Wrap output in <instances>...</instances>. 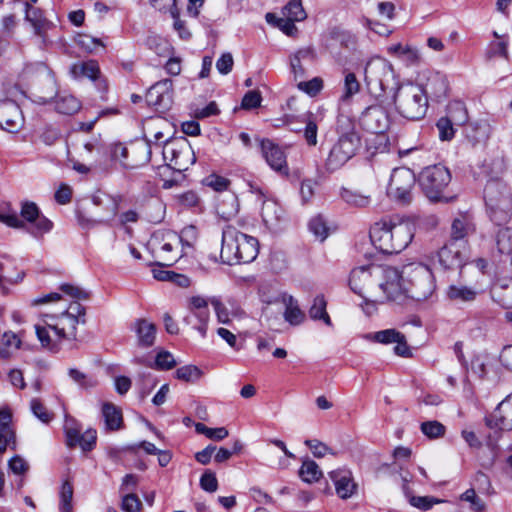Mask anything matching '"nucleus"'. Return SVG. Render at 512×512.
Returning a JSON list of instances; mask_svg holds the SVG:
<instances>
[{
	"instance_id": "obj_8",
	"label": "nucleus",
	"mask_w": 512,
	"mask_h": 512,
	"mask_svg": "<svg viewBox=\"0 0 512 512\" xmlns=\"http://www.w3.org/2000/svg\"><path fill=\"white\" fill-rule=\"evenodd\" d=\"M385 275V266L369 264L355 267L349 278L351 290L361 297L378 296L380 281Z\"/></svg>"
},
{
	"instance_id": "obj_59",
	"label": "nucleus",
	"mask_w": 512,
	"mask_h": 512,
	"mask_svg": "<svg viewBox=\"0 0 512 512\" xmlns=\"http://www.w3.org/2000/svg\"><path fill=\"white\" fill-rule=\"evenodd\" d=\"M97 439V432L94 429H87L85 432L81 433L77 445L80 446V448L86 452L91 451L95 444Z\"/></svg>"
},
{
	"instance_id": "obj_1",
	"label": "nucleus",
	"mask_w": 512,
	"mask_h": 512,
	"mask_svg": "<svg viewBox=\"0 0 512 512\" xmlns=\"http://www.w3.org/2000/svg\"><path fill=\"white\" fill-rule=\"evenodd\" d=\"M414 227L397 215L383 217L370 229V239L384 254L400 253L412 241Z\"/></svg>"
},
{
	"instance_id": "obj_19",
	"label": "nucleus",
	"mask_w": 512,
	"mask_h": 512,
	"mask_svg": "<svg viewBox=\"0 0 512 512\" xmlns=\"http://www.w3.org/2000/svg\"><path fill=\"white\" fill-rule=\"evenodd\" d=\"M489 428L512 430V393L498 404L495 411L485 419Z\"/></svg>"
},
{
	"instance_id": "obj_5",
	"label": "nucleus",
	"mask_w": 512,
	"mask_h": 512,
	"mask_svg": "<svg viewBox=\"0 0 512 512\" xmlns=\"http://www.w3.org/2000/svg\"><path fill=\"white\" fill-rule=\"evenodd\" d=\"M396 111L404 118L417 121L426 115L428 98L422 86L413 83L398 85L393 94Z\"/></svg>"
},
{
	"instance_id": "obj_64",
	"label": "nucleus",
	"mask_w": 512,
	"mask_h": 512,
	"mask_svg": "<svg viewBox=\"0 0 512 512\" xmlns=\"http://www.w3.org/2000/svg\"><path fill=\"white\" fill-rule=\"evenodd\" d=\"M141 506V501L134 493H128L122 498L121 508L126 512H138Z\"/></svg>"
},
{
	"instance_id": "obj_51",
	"label": "nucleus",
	"mask_w": 512,
	"mask_h": 512,
	"mask_svg": "<svg viewBox=\"0 0 512 512\" xmlns=\"http://www.w3.org/2000/svg\"><path fill=\"white\" fill-rule=\"evenodd\" d=\"M306 126L304 128V138L309 146L317 145L318 124L313 114H308L304 120Z\"/></svg>"
},
{
	"instance_id": "obj_31",
	"label": "nucleus",
	"mask_w": 512,
	"mask_h": 512,
	"mask_svg": "<svg viewBox=\"0 0 512 512\" xmlns=\"http://www.w3.org/2000/svg\"><path fill=\"white\" fill-rule=\"evenodd\" d=\"M102 416L107 430L116 431L122 427V411L113 403L106 402L102 405Z\"/></svg>"
},
{
	"instance_id": "obj_39",
	"label": "nucleus",
	"mask_w": 512,
	"mask_h": 512,
	"mask_svg": "<svg viewBox=\"0 0 512 512\" xmlns=\"http://www.w3.org/2000/svg\"><path fill=\"white\" fill-rule=\"evenodd\" d=\"M55 108L58 113L72 115L80 110L81 103L72 95H62L56 100Z\"/></svg>"
},
{
	"instance_id": "obj_61",
	"label": "nucleus",
	"mask_w": 512,
	"mask_h": 512,
	"mask_svg": "<svg viewBox=\"0 0 512 512\" xmlns=\"http://www.w3.org/2000/svg\"><path fill=\"white\" fill-rule=\"evenodd\" d=\"M176 365L173 355L168 351H160L155 358L154 366L159 370H170Z\"/></svg>"
},
{
	"instance_id": "obj_6",
	"label": "nucleus",
	"mask_w": 512,
	"mask_h": 512,
	"mask_svg": "<svg viewBox=\"0 0 512 512\" xmlns=\"http://www.w3.org/2000/svg\"><path fill=\"white\" fill-rule=\"evenodd\" d=\"M408 298L414 301H425L435 291L434 276L430 268L422 263H410L403 266Z\"/></svg>"
},
{
	"instance_id": "obj_9",
	"label": "nucleus",
	"mask_w": 512,
	"mask_h": 512,
	"mask_svg": "<svg viewBox=\"0 0 512 512\" xmlns=\"http://www.w3.org/2000/svg\"><path fill=\"white\" fill-rule=\"evenodd\" d=\"M418 181L429 200L448 201L443 193L451 182V173L446 166L435 164L424 168Z\"/></svg>"
},
{
	"instance_id": "obj_18",
	"label": "nucleus",
	"mask_w": 512,
	"mask_h": 512,
	"mask_svg": "<svg viewBox=\"0 0 512 512\" xmlns=\"http://www.w3.org/2000/svg\"><path fill=\"white\" fill-rule=\"evenodd\" d=\"M364 338L366 340L385 345L396 343V346L394 347L395 354L402 357H408L411 355L404 334L400 333L396 329H385L374 333H368L364 335Z\"/></svg>"
},
{
	"instance_id": "obj_62",
	"label": "nucleus",
	"mask_w": 512,
	"mask_h": 512,
	"mask_svg": "<svg viewBox=\"0 0 512 512\" xmlns=\"http://www.w3.org/2000/svg\"><path fill=\"white\" fill-rule=\"evenodd\" d=\"M204 183L218 192L227 190L230 185V181L227 178L215 174L206 177Z\"/></svg>"
},
{
	"instance_id": "obj_33",
	"label": "nucleus",
	"mask_w": 512,
	"mask_h": 512,
	"mask_svg": "<svg viewBox=\"0 0 512 512\" xmlns=\"http://www.w3.org/2000/svg\"><path fill=\"white\" fill-rule=\"evenodd\" d=\"M216 209L218 215L226 220L235 216L239 210L237 196L234 193L223 195V197L218 200Z\"/></svg>"
},
{
	"instance_id": "obj_58",
	"label": "nucleus",
	"mask_w": 512,
	"mask_h": 512,
	"mask_svg": "<svg viewBox=\"0 0 512 512\" xmlns=\"http://www.w3.org/2000/svg\"><path fill=\"white\" fill-rule=\"evenodd\" d=\"M441 501L435 497L431 496H410L409 503L422 511H427L431 509L435 504L440 503Z\"/></svg>"
},
{
	"instance_id": "obj_44",
	"label": "nucleus",
	"mask_w": 512,
	"mask_h": 512,
	"mask_svg": "<svg viewBox=\"0 0 512 512\" xmlns=\"http://www.w3.org/2000/svg\"><path fill=\"white\" fill-rule=\"evenodd\" d=\"M69 377L82 389H91L98 385L95 377L85 374L76 368H71L68 371Z\"/></svg>"
},
{
	"instance_id": "obj_22",
	"label": "nucleus",
	"mask_w": 512,
	"mask_h": 512,
	"mask_svg": "<svg viewBox=\"0 0 512 512\" xmlns=\"http://www.w3.org/2000/svg\"><path fill=\"white\" fill-rule=\"evenodd\" d=\"M475 230L472 218L468 214H460L451 224L450 238L448 241L458 244L460 247H469L467 237Z\"/></svg>"
},
{
	"instance_id": "obj_2",
	"label": "nucleus",
	"mask_w": 512,
	"mask_h": 512,
	"mask_svg": "<svg viewBox=\"0 0 512 512\" xmlns=\"http://www.w3.org/2000/svg\"><path fill=\"white\" fill-rule=\"evenodd\" d=\"M259 253L258 240L233 226L223 229L220 258L227 265L251 263Z\"/></svg>"
},
{
	"instance_id": "obj_30",
	"label": "nucleus",
	"mask_w": 512,
	"mask_h": 512,
	"mask_svg": "<svg viewBox=\"0 0 512 512\" xmlns=\"http://www.w3.org/2000/svg\"><path fill=\"white\" fill-rule=\"evenodd\" d=\"M188 309L190 315L185 317L187 324H193V318L197 320H209L208 301L201 296H193L189 299Z\"/></svg>"
},
{
	"instance_id": "obj_57",
	"label": "nucleus",
	"mask_w": 512,
	"mask_h": 512,
	"mask_svg": "<svg viewBox=\"0 0 512 512\" xmlns=\"http://www.w3.org/2000/svg\"><path fill=\"white\" fill-rule=\"evenodd\" d=\"M454 125L455 124H453L446 117H441L437 121L436 127H437L438 132H439V138L442 141H450L454 137V135H455V130L453 128Z\"/></svg>"
},
{
	"instance_id": "obj_11",
	"label": "nucleus",
	"mask_w": 512,
	"mask_h": 512,
	"mask_svg": "<svg viewBox=\"0 0 512 512\" xmlns=\"http://www.w3.org/2000/svg\"><path fill=\"white\" fill-rule=\"evenodd\" d=\"M416 177L414 172L406 167L395 168L390 176L387 194L396 202L406 205L412 201V190Z\"/></svg>"
},
{
	"instance_id": "obj_34",
	"label": "nucleus",
	"mask_w": 512,
	"mask_h": 512,
	"mask_svg": "<svg viewBox=\"0 0 512 512\" xmlns=\"http://www.w3.org/2000/svg\"><path fill=\"white\" fill-rule=\"evenodd\" d=\"M281 206L272 199H264L261 208V216L267 226L275 225L282 217Z\"/></svg>"
},
{
	"instance_id": "obj_35",
	"label": "nucleus",
	"mask_w": 512,
	"mask_h": 512,
	"mask_svg": "<svg viewBox=\"0 0 512 512\" xmlns=\"http://www.w3.org/2000/svg\"><path fill=\"white\" fill-rule=\"evenodd\" d=\"M327 302L324 295H317L309 309V317L312 320H322L327 326H332V321L326 310Z\"/></svg>"
},
{
	"instance_id": "obj_50",
	"label": "nucleus",
	"mask_w": 512,
	"mask_h": 512,
	"mask_svg": "<svg viewBox=\"0 0 512 512\" xmlns=\"http://www.w3.org/2000/svg\"><path fill=\"white\" fill-rule=\"evenodd\" d=\"M195 430L197 433L203 434L207 438L217 441L223 440L229 435V432L225 427L210 428L203 423H196Z\"/></svg>"
},
{
	"instance_id": "obj_63",
	"label": "nucleus",
	"mask_w": 512,
	"mask_h": 512,
	"mask_svg": "<svg viewBox=\"0 0 512 512\" xmlns=\"http://www.w3.org/2000/svg\"><path fill=\"white\" fill-rule=\"evenodd\" d=\"M200 487L209 493L215 492L218 489L215 473L211 470H206L200 478Z\"/></svg>"
},
{
	"instance_id": "obj_56",
	"label": "nucleus",
	"mask_w": 512,
	"mask_h": 512,
	"mask_svg": "<svg viewBox=\"0 0 512 512\" xmlns=\"http://www.w3.org/2000/svg\"><path fill=\"white\" fill-rule=\"evenodd\" d=\"M53 222L41 214L39 208L34 204V232L44 234L51 231Z\"/></svg>"
},
{
	"instance_id": "obj_38",
	"label": "nucleus",
	"mask_w": 512,
	"mask_h": 512,
	"mask_svg": "<svg viewBox=\"0 0 512 512\" xmlns=\"http://www.w3.org/2000/svg\"><path fill=\"white\" fill-rule=\"evenodd\" d=\"M445 117L457 126L464 125L468 121V113L464 103L461 101L450 102Z\"/></svg>"
},
{
	"instance_id": "obj_28",
	"label": "nucleus",
	"mask_w": 512,
	"mask_h": 512,
	"mask_svg": "<svg viewBox=\"0 0 512 512\" xmlns=\"http://www.w3.org/2000/svg\"><path fill=\"white\" fill-rule=\"evenodd\" d=\"M12 414L9 409H0V454H3L11 443H15V432L11 426Z\"/></svg>"
},
{
	"instance_id": "obj_12",
	"label": "nucleus",
	"mask_w": 512,
	"mask_h": 512,
	"mask_svg": "<svg viewBox=\"0 0 512 512\" xmlns=\"http://www.w3.org/2000/svg\"><path fill=\"white\" fill-rule=\"evenodd\" d=\"M376 298L397 303H403L408 299L403 270L399 272L394 267L385 266V275L380 281L378 296Z\"/></svg>"
},
{
	"instance_id": "obj_49",
	"label": "nucleus",
	"mask_w": 512,
	"mask_h": 512,
	"mask_svg": "<svg viewBox=\"0 0 512 512\" xmlns=\"http://www.w3.org/2000/svg\"><path fill=\"white\" fill-rule=\"evenodd\" d=\"M421 432L430 439H437L444 436L446 432L445 426L439 421H425L421 423Z\"/></svg>"
},
{
	"instance_id": "obj_40",
	"label": "nucleus",
	"mask_w": 512,
	"mask_h": 512,
	"mask_svg": "<svg viewBox=\"0 0 512 512\" xmlns=\"http://www.w3.org/2000/svg\"><path fill=\"white\" fill-rule=\"evenodd\" d=\"M20 339L15 333L5 332L0 341V358L7 359L20 347Z\"/></svg>"
},
{
	"instance_id": "obj_32",
	"label": "nucleus",
	"mask_w": 512,
	"mask_h": 512,
	"mask_svg": "<svg viewBox=\"0 0 512 512\" xmlns=\"http://www.w3.org/2000/svg\"><path fill=\"white\" fill-rule=\"evenodd\" d=\"M70 72L75 78L86 77L91 80H96L100 74V69L97 61L88 60L73 64L70 68Z\"/></svg>"
},
{
	"instance_id": "obj_36",
	"label": "nucleus",
	"mask_w": 512,
	"mask_h": 512,
	"mask_svg": "<svg viewBox=\"0 0 512 512\" xmlns=\"http://www.w3.org/2000/svg\"><path fill=\"white\" fill-rule=\"evenodd\" d=\"M341 199L350 206L357 208L368 207L371 203V196L363 194L357 190L342 188Z\"/></svg>"
},
{
	"instance_id": "obj_16",
	"label": "nucleus",
	"mask_w": 512,
	"mask_h": 512,
	"mask_svg": "<svg viewBox=\"0 0 512 512\" xmlns=\"http://www.w3.org/2000/svg\"><path fill=\"white\" fill-rule=\"evenodd\" d=\"M146 102L159 112L168 111L173 103L172 81L164 79L152 85L146 93Z\"/></svg>"
},
{
	"instance_id": "obj_4",
	"label": "nucleus",
	"mask_w": 512,
	"mask_h": 512,
	"mask_svg": "<svg viewBox=\"0 0 512 512\" xmlns=\"http://www.w3.org/2000/svg\"><path fill=\"white\" fill-rule=\"evenodd\" d=\"M487 213L495 224L507 223L512 215V192L501 179H491L484 188Z\"/></svg>"
},
{
	"instance_id": "obj_41",
	"label": "nucleus",
	"mask_w": 512,
	"mask_h": 512,
	"mask_svg": "<svg viewBox=\"0 0 512 512\" xmlns=\"http://www.w3.org/2000/svg\"><path fill=\"white\" fill-rule=\"evenodd\" d=\"M299 475L303 481L312 483L320 479L322 472L315 461L305 460L301 465Z\"/></svg>"
},
{
	"instance_id": "obj_3",
	"label": "nucleus",
	"mask_w": 512,
	"mask_h": 512,
	"mask_svg": "<svg viewBox=\"0 0 512 512\" xmlns=\"http://www.w3.org/2000/svg\"><path fill=\"white\" fill-rule=\"evenodd\" d=\"M337 132L339 138L331 148L325 161V167L333 172L341 168L360 148V137L354 129L353 122L346 116H339L337 119Z\"/></svg>"
},
{
	"instance_id": "obj_45",
	"label": "nucleus",
	"mask_w": 512,
	"mask_h": 512,
	"mask_svg": "<svg viewBox=\"0 0 512 512\" xmlns=\"http://www.w3.org/2000/svg\"><path fill=\"white\" fill-rule=\"evenodd\" d=\"M74 41L80 48L89 53L95 52L98 47L105 48V44L101 39L83 33H78Z\"/></svg>"
},
{
	"instance_id": "obj_47",
	"label": "nucleus",
	"mask_w": 512,
	"mask_h": 512,
	"mask_svg": "<svg viewBox=\"0 0 512 512\" xmlns=\"http://www.w3.org/2000/svg\"><path fill=\"white\" fill-rule=\"evenodd\" d=\"M64 431L66 435L67 446L70 448L77 446V441L81 434V427L76 422V420L72 418H66Z\"/></svg>"
},
{
	"instance_id": "obj_15",
	"label": "nucleus",
	"mask_w": 512,
	"mask_h": 512,
	"mask_svg": "<svg viewBox=\"0 0 512 512\" xmlns=\"http://www.w3.org/2000/svg\"><path fill=\"white\" fill-rule=\"evenodd\" d=\"M359 123L367 132L382 134L389 128L390 118L384 107L371 105L361 113Z\"/></svg>"
},
{
	"instance_id": "obj_52",
	"label": "nucleus",
	"mask_w": 512,
	"mask_h": 512,
	"mask_svg": "<svg viewBox=\"0 0 512 512\" xmlns=\"http://www.w3.org/2000/svg\"><path fill=\"white\" fill-rule=\"evenodd\" d=\"M73 486L69 481L62 484L60 491V512H72Z\"/></svg>"
},
{
	"instance_id": "obj_27",
	"label": "nucleus",
	"mask_w": 512,
	"mask_h": 512,
	"mask_svg": "<svg viewBox=\"0 0 512 512\" xmlns=\"http://www.w3.org/2000/svg\"><path fill=\"white\" fill-rule=\"evenodd\" d=\"M133 330L137 336V345L141 348L153 346L156 339V327L152 322L146 319H137Z\"/></svg>"
},
{
	"instance_id": "obj_17",
	"label": "nucleus",
	"mask_w": 512,
	"mask_h": 512,
	"mask_svg": "<svg viewBox=\"0 0 512 512\" xmlns=\"http://www.w3.org/2000/svg\"><path fill=\"white\" fill-rule=\"evenodd\" d=\"M438 262L445 270L462 268L469 258V247L462 248L448 241L437 253Z\"/></svg>"
},
{
	"instance_id": "obj_43",
	"label": "nucleus",
	"mask_w": 512,
	"mask_h": 512,
	"mask_svg": "<svg viewBox=\"0 0 512 512\" xmlns=\"http://www.w3.org/2000/svg\"><path fill=\"white\" fill-rule=\"evenodd\" d=\"M283 16L296 20L297 22L306 19L307 14L302 6L301 0H290L282 9Z\"/></svg>"
},
{
	"instance_id": "obj_29",
	"label": "nucleus",
	"mask_w": 512,
	"mask_h": 512,
	"mask_svg": "<svg viewBox=\"0 0 512 512\" xmlns=\"http://www.w3.org/2000/svg\"><path fill=\"white\" fill-rule=\"evenodd\" d=\"M8 467L15 475L13 486L16 490H21L25 484L26 476L30 470L29 463L21 456L16 455L9 460Z\"/></svg>"
},
{
	"instance_id": "obj_42",
	"label": "nucleus",
	"mask_w": 512,
	"mask_h": 512,
	"mask_svg": "<svg viewBox=\"0 0 512 512\" xmlns=\"http://www.w3.org/2000/svg\"><path fill=\"white\" fill-rule=\"evenodd\" d=\"M498 251L501 254L512 256V228L504 227L499 229L496 236Z\"/></svg>"
},
{
	"instance_id": "obj_20",
	"label": "nucleus",
	"mask_w": 512,
	"mask_h": 512,
	"mask_svg": "<svg viewBox=\"0 0 512 512\" xmlns=\"http://www.w3.org/2000/svg\"><path fill=\"white\" fill-rule=\"evenodd\" d=\"M23 125L21 110L12 100L0 101V128L8 132H16Z\"/></svg>"
},
{
	"instance_id": "obj_54",
	"label": "nucleus",
	"mask_w": 512,
	"mask_h": 512,
	"mask_svg": "<svg viewBox=\"0 0 512 512\" xmlns=\"http://www.w3.org/2000/svg\"><path fill=\"white\" fill-rule=\"evenodd\" d=\"M59 290L66 296L77 300H87L90 297V293L83 288L73 284H61Z\"/></svg>"
},
{
	"instance_id": "obj_53",
	"label": "nucleus",
	"mask_w": 512,
	"mask_h": 512,
	"mask_svg": "<svg viewBox=\"0 0 512 512\" xmlns=\"http://www.w3.org/2000/svg\"><path fill=\"white\" fill-rule=\"evenodd\" d=\"M175 376L177 379L185 381V382H194L202 376L201 370L194 365H185L182 367H179L176 372Z\"/></svg>"
},
{
	"instance_id": "obj_26",
	"label": "nucleus",
	"mask_w": 512,
	"mask_h": 512,
	"mask_svg": "<svg viewBox=\"0 0 512 512\" xmlns=\"http://www.w3.org/2000/svg\"><path fill=\"white\" fill-rule=\"evenodd\" d=\"M23 220L29 223L32 222V202H25L23 204L20 216L10 208L0 211V222L9 227L21 228L24 224Z\"/></svg>"
},
{
	"instance_id": "obj_13",
	"label": "nucleus",
	"mask_w": 512,
	"mask_h": 512,
	"mask_svg": "<svg viewBox=\"0 0 512 512\" xmlns=\"http://www.w3.org/2000/svg\"><path fill=\"white\" fill-rule=\"evenodd\" d=\"M365 80L368 85L377 84L383 92L393 89L395 74L392 65L383 59L369 62L365 68Z\"/></svg>"
},
{
	"instance_id": "obj_14",
	"label": "nucleus",
	"mask_w": 512,
	"mask_h": 512,
	"mask_svg": "<svg viewBox=\"0 0 512 512\" xmlns=\"http://www.w3.org/2000/svg\"><path fill=\"white\" fill-rule=\"evenodd\" d=\"M261 154L269 167L282 176L289 175L285 150L269 139H260Z\"/></svg>"
},
{
	"instance_id": "obj_46",
	"label": "nucleus",
	"mask_w": 512,
	"mask_h": 512,
	"mask_svg": "<svg viewBox=\"0 0 512 512\" xmlns=\"http://www.w3.org/2000/svg\"><path fill=\"white\" fill-rule=\"evenodd\" d=\"M177 259L178 257L176 255L165 258V262L163 264H159V268L152 269L153 277L159 281H172L174 277H181L183 279V282H187L188 280L186 278L179 276L173 272L161 269L162 266L173 265L177 261Z\"/></svg>"
},
{
	"instance_id": "obj_60",
	"label": "nucleus",
	"mask_w": 512,
	"mask_h": 512,
	"mask_svg": "<svg viewBox=\"0 0 512 512\" xmlns=\"http://www.w3.org/2000/svg\"><path fill=\"white\" fill-rule=\"evenodd\" d=\"M461 499L470 503V508L474 512H483L485 510L484 501L476 495L474 489L466 490L462 495Z\"/></svg>"
},
{
	"instance_id": "obj_21",
	"label": "nucleus",
	"mask_w": 512,
	"mask_h": 512,
	"mask_svg": "<svg viewBox=\"0 0 512 512\" xmlns=\"http://www.w3.org/2000/svg\"><path fill=\"white\" fill-rule=\"evenodd\" d=\"M329 477L334 483L336 494L341 499H349L356 493L357 484L355 483L350 470H333L329 473Z\"/></svg>"
},
{
	"instance_id": "obj_55",
	"label": "nucleus",
	"mask_w": 512,
	"mask_h": 512,
	"mask_svg": "<svg viewBox=\"0 0 512 512\" xmlns=\"http://www.w3.org/2000/svg\"><path fill=\"white\" fill-rule=\"evenodd\" d=\"M309 230L321 241H324L327 238L329 231L326 221L320 215L310 220Z\"/></svg>"
},
{
	"instance_id": "obj_25",
	"label": "nucleus",
	"mask_w": 512,
	"mask_h": 512,
	"mask_svg": "<svg viewBox=\"0 0 512 512\" xmlns=\"http://www.w3.org/2000/svg\"><path fill=\"white\" fill-rule=\"evenodd\" d=\"M281 302L285 306L283 317L292 326H298L305 321L306 315L301 310L298 301L290 294L283 293Z\"/></svg>"
},
{
	"instance_id": "obj_23",
	"label": "nucleus",
	"mask_w": 512,
	"mask_h": 512,
	"mask_svg": "<svg viewBox=\"0 0 512 512\" xmlns=\"http://www.w3.org/2000/svg\"><path fill=\"white\" fill-rule=\"evenodd\" d=\"M35 332L41 344V349L52 354L58 353L62 341L66 340L58 331L45 324L43 320L42 323L35 325Z\"/></svg>"
},
{
	"instance_id": "obj_24",
	"label": "nucleus",
	"mask_w": 512,
	"mask_h": 512,
	"mask_svg": "<svg viewBox=\"0 0 512 512\" xmlns=\"http://www.w3.org/2000/svg\"><path fill=\"white\" fill-rule=\"evenodd\" d=\"M480 291L472 286L451 284L446 290L447 298L457 305H468L474 302Z\"/></svg>"
},
{
	"instance_id": "obj_10",
	"label": "nucleus",
	"mask_w": 512,
	"mask_h": 512,
	"mask_svg": "<svg viewBox=\"0 0 512 512\" xmlns=\"http://www.w3.org/2000/svg\"><path fill=\"white\" fill-rule=\"evenodd\" d=\"M162 155L169 167L177 171H183L192 162L193 151L185 137H177L163 141Z\"/></svg>"
},
{
	"instance_id": "obj_48",
	"label": "nucleus",
	"mask_w": 512,
	"mask_h": 512,
	"mask_svg": "<svg viewBox=\"0 0 512 512\" xmlns=\"http://www.w3.org/2000/svg\"><path fill=\"white\" fill-rule=\"evenodd\" d=\"M359 91L360 83L356 75L352 72H346L344 77L343 95L341 99L343 101H347L352 96L356 95Z\"/></svg>"
},
{
	"instance_id": "obj_7",
	"label": "nucleus",
	"mask_w": 512,
	"mask_h": 512,
	"mask_svg": "<svg viewBox=\"0 0 512 512\" xmlns=\"http://www.w3.org/2000/svg\"><path fill=\"white\" fill-rule=\"evenodd\" d=\"M43 321L67 340H77V326L86 324V308L73 301L60 314H43Z\"/></svg>"
},
{
	"instance_id": "obj_37",
	"label": "nucleus",
	"mask_w": 512,
	"mask_h": 512,
	"mask_svg": "<svg viewBox=\"0 0 512 512\" xmlns=\"http://www.w3.org/2000/svg\"><path fill=\"white\" fill-rule=\"evenodd\" d=\"M307 59H314V52L310 48L300 49L290 57V68L291 72L294 74L295 79L304 76L305 71L301 61Z\"/></svg>"
}]
</instances>
